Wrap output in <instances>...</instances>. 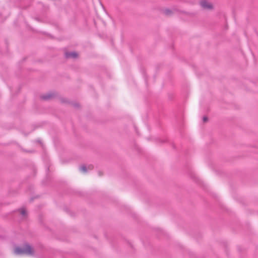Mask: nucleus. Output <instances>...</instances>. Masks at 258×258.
Listing matches in <instances>:
<instances>
[{
  "label": "nucleus",
  "mask_w": 258,
  "mask_h": 258,
  "mask_svg": "<svg viewBox=\"0 0 258 258\" xmlns=\"http://www.w3.org/2000/svg\"><path fill=\"white\" fill-rule=\"evenodd\" d=\"M15 253L18 255L25 254L33 255L34 254V251L29 244H26L23 247H16L15 249Z\"/></svg>",
  "instance_id": "1"
},
{
  "label": "nucleus",
  "mask_w": 258,
  "mask_h": 258,
  "mask_svg": "<svg viewBox=\"0 0 258 258\" xmlns=\"http://www.w3.org/2000/svg\"><path fill=\"white\" fill-rule=\"evenodd\" d=\"M201 7L205 9H212L213 8L212 5L209 3L206 0H202L200 2Z\"/></svg>",
  "instance_id": "2"
},
{
  "label": "nucleus",
  "mask_w": 258,
  "mask_h": 258,
  "mask_svg": "<svg viewBox=\"0 0 258 258\" xmlns=\"http://www.w3.org/2000/svg\"><path fill=\"white\" fill-rule=\"evenodd\" d=\"M55 96V93L50 92L46 94L42 95L40 96V98L44 100H48L53 98Z\"/></svg>",
  "instance_id": "3"
},
{
  "label": "nucleus",
  "mask_w": 258,
  "mask_h": 258,
  "mask_svg": "<svg viewBox=\"0 0 258 258\" xmlns=\"http://www.w3.org/2000/svg\"><path fill=\"white\" fill-rule=\"evenodd\" d=\"M78 56V53L76 52H67L65 53V57L68 58H75Z\"/></svg>",
  "instance_id": "4"
},
{
  "label": "nucleus",
  "mask_w": 258,
  "mask_h": 258,
  "mask_svg": "<svg viewBox=\"0 0 258 258\" xmlns=\"http://www.w3.org/2000/svg\"><path fill=\"white\" fill-rule=\"evenodd\" d=\"M80 170L81 171L86 173L87 171V167L85 165H82L80 167Z\"/></svg>",
  "instance_id": "5"
},
{
  "label": "nucleus",
  "mask_w": 258,
  "mask_h": 258,
  "mask_svg": "<svg viewBox=\"0 0 258 258\" xmlns=\"http://www.w3.org/2000/svg\"><path fill=\"white\" fill-rule=\"evenodd\" d=\"M18 211L20 212V214L23 216L24 217L26 215V211L24 209L22 208V209H19Z\"/></svg>",
  "instance_id": "6"
},
{
  "label": "nucleus",
  "mask_w": 258,
  "mask_h": 258,
  "mask_svg": "<svg viewBox=\"0 0 258 258\" xmlns=\"http://www.w3.org/2000/svg\"><path fill=\"white\" fill-rule=\"evenodd\" d=\"M164 13L167 16H169L172 14V11L169 9H165L164 11Z\"/></svg>",
  "instance_id": "7"
},
{
  "label": "nucleus",
  "mask_w": 258,
  "mask_h": 258,
  "mask_svg": "<svg viewBox=\"0 0 258 258\" xmlns=\"http://www.w3.org/2000/svg\"><path fill=\"white\" fill-rule=\"evenodd\" d=\"M208 120V118L207 116H204L203 118V121L204 122H206Z\"/></svg>",
  "instance_id": "8"
},
{
  "label": "nucleus",
  "mask_w": 258,
  "mask_h": 258,
  "mask_svg": "<svg viewBox=\"0 0 258 258\" xmlns=\"http://www.w3.org/2000/svg\"><path fill=\"white\" fill-rule=\"evenodd\" d=\"M93 168V166L92 165H89L87 167V169H88L89 170H92Z\"/></svg>",
  "instance_id": "9"
},
{
  "label": "nucleus",
  "mask_w": 258,
  "mask_h": 258,
  "mask_svg": "<svg viewBox=\"0 0 258 258\" xmlns=\"http://www.w3.org/2000/svg\"><path fill=\"white\" fill-rule=\"evenodd\" d=\"M98 173L99 176H102V174H103L102 172L101 171H99Z\"/></svg>",
  "instance_id": "10"
},
{
  "label": "nucleus",
  "mask_w": 258,
  "mask_h": 258,
  "mask_svg": "<svg viewBox=\"0 0 258 258\" xmlns=\"http://www.w3.org/2000/svg\"><path fill=\"white\" fill-rule=\"evenodd\" d=\"M74 106H75V107H78V106H79V105H78V104H74Z\"/></svg>",
  "instance_id": "11"
},
{
  "label": "nucleus",
  "mask_w": 258,
  "mask_h": 258,
  "mask_svg": "<svg viewBox=\"0 0 258 258\" xmlns=\"http://www.w3.org/2000/svg\"><path fill=\"white\" fill-rule=\"evenodd\" d=\"M48 170H49V168L48 167V168H47V171H48Z\"/></svg>",
  "instance_id": "12"
}]
</instances>
